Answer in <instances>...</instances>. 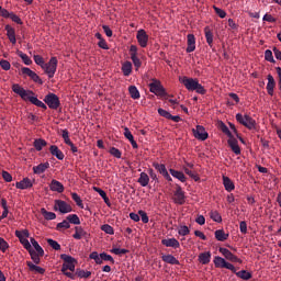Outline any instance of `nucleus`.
<instances>
[{
  "mask_svg": "<svg viewBox=\"0 0 281 281\" xmlns=\"http://www.w3.org/2000/svg\"><path fill=\"white\" fill-rule=\"evenodd\" d=\"M110 154L113 155L114 157H116V159H121V157H122V151H121V149L115 148V146H112V147L110 148Z\"/></svg>",
  "mask_w": 281,
  "mask_h": 281,
  "instance_id": "53",
  "label": "nucleus"
},
{
  "mask_svg": "<svg viewBox=\"0 0 281 281\" xmlns=\"http://www.w3.org/2000/svg\"><path fill=\"white\" fill-rule=\"evenodd\" d=\"M158 114L160 116H164L165 119L171 120V113L170 111L164 110L162 108L158 109Z\"/></svg>",
  "mask_w": 281,
  "mask_h": 281,
  "instance_id": "57",
  "label": "nucleus"
},
{
  "mask_svg": "<svg viewBox=\"0 0 281 281\" xmlns=\"http://www.w3.org/2000/svg\"><path fill=\"white\" fill-rule=\"evenodd\" d=\"M227 143H228V146L231 147V150H233L234 154H236V155L241 154V148L238 145L236 137H234L232 133H231V136H229Z\"/></svg>",
  "mask_w": 281,
  "mask_h": 281,
  "instance_id": "16",
  "label": "nucleus"
},
{
  "mask_svg": "<svg viewBox=\"0 0 281 281\" xmlns=\"http://www.w3.org/2000/svg\"><path fill=\"white\" fill-rule=\"evenodd\" d=\"M21 74L23 76L30 77V79L33 80V82H36L38 85H42V79L41 77H38V75L36 72H34L32 69H30L29 67H23L21 68Z\"/></svg>",
  "mask_w": 281,
  "mask_h": 281,
  "instance_id": "13",
  "label": "nucleus"
},
{
  "mask_svg": "<svg viewBox=\"0 0 281 281\" xmlns=\"http://www.w3.org/2000/svg\"><path fill=\"white\" fill-rule=\"evenodd\" d=\"M211 257H212L211 251H204L203 254L199 255V260L201 263L206 265L211 262Z\"/></svg>",
  "mask_w": 281,
  "mask_h": 281,
  "instance_id": "35",
  "label": "nucleus"
},
{
  "mask_svg": "<svg viewBox=\"0 0 281 281\" xmlns=\"http://www.w3.org/2000/svg\"><path fill=\"white\" fill-rule=\"evenodd\" d=\"M75 274H76V277L87 279V278L91 277V271H85L83 269H76Z\"/></svg>",
  "mask_w": 281,
  "mask_h": 281,
  "instance_id": "45",
  "label": "nucleus"
},
{
  "mask_svg": "<svg viewBox=\"0 0 281 281\" xmlns=\"http://www.w3.org/2000/svg\"><path fill=\"white\" fill-rule=\"evenodd\" d=\"M171 177L178 178L179 181L186 182L187 176L182 171H177L176 169H169Z\"/></svg>",
  "mask_w": 281,
  "mask_h": 281,
  "instance_id": "29",
  "label": "nucleus"
},
{
  "mask_svg": "<svg viewBox=\"0 0 281 281\" xmlns=\"http://www.w3.org/2000/svg\"><path fill=\"white\" fill-rule=\"evenodd\" d=\"M187 41V52L190 54L191 52H194L196 49V37L194 36V34H188Z\"/></svg>",
  "mask_w": 281,
  "mask_h": 281,
  "instance_id": "20",
  "label": "nucleus"
},
{
  "mask_svg": "<svg viewBox=\"0 0 281 281\" xmlns=\"http://www.w3.org/2000/svg\"><path fill=\"white\" fill-rule=\"evenodd\" d=\"M33 60L35 61L36 66H44L46 63L44 61V58L40 55L33 56Z\"/></svg>",
  "mask_w": 281,
  "mask_h": 281,
  "instance_id": "61",
  "label": "nucleus"
},
{
  "mask_svg": "<svg viewBox=\"0 0 281 281\" xmlns=\"http://www.w3.org/2000/svg\"><path fill=\"white\" fill-rule=\"evenodd\" d=\"M47 145V142L45 139L38 138L33 142V147H35L36 151H41L42 148H44Z\"/></svg>",
  "mask_w": 281,
  "mask_h": 281,
  "instance_id": "41",
  "label": "nucleus"
},
{
  "mask_svg": "<svg viewBox=\"0 0 281 281\" xmlns=\"http://www.w3.org/2000/svg\"><path fill=\"white\" fill-rule=\"evenodd\" d=\"M19 239H20V244L23 245L26 251H34V248H32V244L31 241H29V239L26 238H19Z\"/></svg>",
  "mask_w": 281,
  "mask_h": 281,
  "instance_id": "44",
  "label": "nucleus"
},
{
  "mask_svg": "<svg viewBox=\"0 0 281 281\" xmlns=\"http://www.w3.org/2000/svg\"><path fill=\"white\" fill-rule=\"evenodd\" d=\"M7 32V38H9V42H11L12 45H16V32L11 25H5L4 27Z\"/></svg>",
  "mask_w": 281,
  "mask_h": 281,
  "instance_id": "19",
  "label": "nucleus"
},
{
  "mask_svg": "<svg viewBox=\"0 0 281 281\" xmlns=\"http://www.w3.org/2000/svg\"><path fill=\"white\" fill-rule=\"evenodd\" d=\"M149 91L156 95H167V90L162 87L161 81L154 79L151 83H149Z\"/></svg>",
  "mask_w": 281,
  "mask_h": 281,
  "instance_id": "5",
  "label": "nucleus"
},
{
  "mask_svg": "<svg viewBox=\"0 0 281 281\" xmlns=\"http://www.w3.org/2000/svg\"><path fill=\"white\" fill-rule=\"evenodd\" d=\"M66 220L67 221H63L61 223L57 224V226H56L57 231L61 232L63 229L70 228L71 215H68V217H66Z\"/></svg>",
  "mask_w": 281,
  "mask_h": 281,
  "instance_id": "31",
  "label": "nucleus"
},
{
  "mask_svg": "<svg viewBox=\"0 0 281 281\" xmlns=\"http://www.w3.org/2000/svg\"><path fill=\"white\" fill-rule=\"evenodd\" d=\"M71 198L75 201L76 205L79 206L81 210H83L85 204L82 199L80 198V195H78V193H71Z\"/></svg>",
  "mask_w": 281,
  "mask_h": 281,
  "instance_id": "42",
  "label": "nucleus"
},
{
  "mask_svg": "<svg viewBox=\"0 0 281 281\" xmlns=\"http://www.w3.org/2000/svg\"><path fill=\"white\" fill-rule=\"evenodd\" d=\"M0 67L3 69V71H9L11 69V64H9V61L5 59H1Z\"/></svg>",
  "mask_w": 281,
  "mask_h": 281,
  "instance_id": "59",
  "label": "nucleus"
},
{
  "mask_svg": "<svg viewBox=\"0 0 281 281\" xmlns=\"http://www.w3.org/2000/svg\"><path fill=\"white\" fill-rule=\"evenodd\" d=\"M29 237H30L29 231H26V229L15 231V238L21 239V238H29Z\"/></svg>",
  "mask_w": 281,
  "mask_h": 281,
  "instance_id": "47",
  "label": "nucleus"
},
{
  "mask_svg": "<svg viewBox=\"0 0 281 281\" xmlns=\"http://www.w3.org/2000/svg\"><path fill=\"white\" fill-rule=\"evenodd\" d=\"M15 54L20 56L21 60H23V64L25 66L32 65V59H30L29 55L24 54L22 50H16Z\"/></svg>",
  "mask_w": 281,
  "mask_h": 281,
  "instance_id": "38",
  "label": "nucleus"
},
{
  "mask_svg": "<svg viewBox=\"0 0 281 281\" xmlns=\"http://www.w3.org/2000/svg\"><path fill=\"white\" fill-rule=\"evenodd\" d=\"M42 69H44L45 74H47L48 79H52L54 77V74H56V69L58 67V59L56 57L50 58L48 63L41 65Z\"/></svg>",
  "mask_w": 281,
  "mask_h": 281,
  "instance_id": "4",
  "label": "nucleus"
},
{
  "mask_svg": "<svg viewBox=\"0 0 281 281\" xmlns=\"http://www.w3.org/2000/svg\"><path fill=\"white\" fill-rule=\"evenodd\" d=\"M60 258L63 260L61 273L68 278H71V257L66 254H63Z\"/></svg>",
  "mask_w": 281,
  "mask_h": 281,
  "instance_id": "6",
  "label": "nucleus"
},
{
  "mask_svg": "<svg viewBox=\"0 0 281 281\" xmlns=\"http://www.w3.org/2000/svg\"><path fill=\"white\" fill-rule=\"evenodd\" d=\"M218 127L222 131V133H224L228 136V138H229V136H232V131H229V127H227V125L224 124V122H220Z\"/></svg>",
  "mask_w": 281,
  "mask_h": 281,
  "instance_id": "50",
  "label": "nucleus"
},
{
  "mask_svg": "<svg viewBox=\"0 0 281 281\" xmlns=\"http://www.w3.org/2000/svg\"><path fill=\"white\" fill-rule=\"evenodd\" d=\"M61 137L63 139H65L66 145H69V146L71 145L70 136L68 135L67 130H63Z\"/></svg>",
  "mask_w": 281,
  "mask_h": 281,
  "instance_id": "62",
  "label": "nucleus"
},
{
  "mask_svg": "<svg viewBox=\"0 0 281 281\" xmlns=\"http://www.w3.org/2000/svg\"><path fill=\"white\" fill-rule=\"evenodd\" d=\"M265 59L269 63H276V59L273 58V52L272 50H266L265 52Z\"/></svg>",
  "mask_w": 281,
  "mask_h": 281,
  "instance_id": "58",
  "label": "nucleus"
},
{
  "mask_svg": "<svg viewBox=\"0 0 281 281\" xmlns=\"http://www.w3.org/2000/svg\"><path fill=\"white\" fill-rule=\"evenodd\" d=\"M8 249H9L8 241H5L4 238L0 237V251H2V254H5Z\"/></svg>",
  "mask_w": 281,
  "mask_h": 281,
  "instance_id": "54",
  "label": "nucleus"
},
{
  "mask_svg": "<svg viewBox=\"0 0 281 281\" xmlns=\"http://www.w3.org/2000/svg\"><path fill=\"white\" fill-rule=\"evenodd\" d=\"M181 83L189 92L195 91L198 94L201 95H205L207 92L205 87L201 86L200 80H198V78L183 77L181 79Z\"/></svg>",
  "mask_w": 281,
  "mask_h": 281,
  "instance_id": "2",
  "label": "nucleus"
},
{
  "mask_svg": "<svg viewBox=\"0 0 281 281\" xmlns=\"http://www.w3.org/2000/svg\"><path fill=\"white\" fill-rule=\"evenodd\" d=\"M44 102L48 106V109L58 110L59 108V98L54 93H48L47 95H45Z\"/></svg>",
  "mask_w": 281,
  "mask_h": 281,
  "instance_id": "8",
  "label": "nucleus"
},
{
  "mask_svg": "<svg viewBox=\"0 0 281 281\" xmlns=\"http://www.w3.org/2000/svg\"><path fill=\"white\" fill-rule=\"evenodd\" d=\"M34 187V182L29 179V177L24 178L20 182H15V189L20 190H26V189H32Z\"/></svg>",
  "mask_w": 281,
  "mask_h": 281,
  "instance_id": "17",
  "label": "nucleus"
},
{
  "mask_svg": "<svg viewBox=\"0 0 281 281\" xmlns=\"http://www.w3.org/2000/svg\"><path fill=\"white\" fill-rule=\"evenodd\" d=\"M205 38H206L207 45L210 47H213L214 34L212 33L210 27H205Z\"/></svg>",
  "mask_w": 281,
  "mask_h": 281,
  "instance_id": "39",
  "label": "nucleus"
},
{
  "mask_svg": "<svg viewBox=\"0 0 281 281\" xmlns=\"http://www.w3.org/2000/svg\"><path fill=\"white\" fill-rule=\"evenodd\" d=\"M213 262H214L215 268H225L232 272H236V267L233 263L227 262V260H225V258H223V257H218V256L214 257Z\"/></svg>",
  "mask_w": 281,
  "mask_h": 281,
  "instance_id": "7",
  "label": "nucleus"
},
{
  "mask_svg": "<svg viewBox=\"0 0 281 281\" xmlns=\"http://www.w3.org/2000/svg\"><path fill=\"white\" fill-rule=\"evenodd\" d=\"M214 236L217 241H226L229 238V234H226L224 228H218L215 231Z\"/></svg>",
  "mask_w": 281,
  "mask_h": 281,
  "instance_id": "23",
  "label": "nucleus"
},
{
  "mask_svg": "<svg viewBox=\"0 0 281 281\" xmlns=\"http://www.w3.org/2000/svg\"><path fill=\"white\" fill-rule=\"evenodd\" d=\"M47 244L50 248H53L56 251H59L61 249V246L58 244V241L54 239H47Z\"/></svg>",
  "mask_w": 281,
  "mask_h": 281,
  "instance_id": "48",
  "label": "nucleus"
},
{
  "mask_svg": "<svg viewBox=\"0 0 281 281\" xmlns=\"http://www.w3.org/2000/svg\"><path fill=\"white\" fill-rule=\"evenodd\" d=\"M138 48L136 45H131L130 46V54H131V59L134 60V58L137 56Z\"/></svg>",
  "mask_w": 281,
  "mask_h": 281,
  "instance_id": "60",
  "label": "nucleus"
},
{
  "mask_svg": "<svg viewBox=\"0 0 281 281\" xmlns=\"http://www.w3.org/2000/svg\"><path fill=\"white\" fill-rule=\"evenodd\" d=\"M148 34L146 33V31L144 29H139L136 33V40L138 42V44L140 45V47L145 48L148 45Z\"/></svg>",
  "mask_w": 281,
  "mask_h": 281,
  "instance_id": "12",
  "label": "nucleus"
},
{
  "mask_svg": "<svg viewBox=\"0 0 281 281\" xmlns=\"http://www.w3.org/2000/svg\"><path fill=\"white\" fill-rule=\"evenodd\" d=\"M30 254V257L33 260V263L35 265H41V258L44 257V255H40L38 252H36L35 250H27Z\"/></svg>",
  "mask_w": 281,
  "mask_h": 281,
  "instance_id": "37",
  "label": "nucleus"
},
{
  "mask_svg": "<svg viewBox=\"0 0 281 281\" xmlns=\"http://www.w3.org/2000/svg\"><path fill=\"white\" fill-rule=\"evenodd\" d=\"M2 178L7 183H11L12 181V176L8 171H2Z\"/></svg>",
  "mask_w": 281,
  "mask_h": 281,
  "instance_id": "64",
  "label": "nucleus"
},
{
  "mask_svg": "<svg viewBox=\"0 0 281 281\" xmlns=\"http://www.w3.org/2000/svg\"><path fill=\"white\" fill-rule=\"evenodd\" d=\"M223 183L227 192H232V190H235V183L231 180V178H228V176H223Z\"/></svg>",
  "mask_w": 281,
  "mask_h": 281,
  "instance_id": "27",
  "label": "nucleus"
},
{
  "mask_svg": "<svg viewBox=\"0 0 281 281\" xmlns=\"http://www.w3.org/2000/svg\"><path fill=\"white\" fill-rule=\"evenodd\" d=\"M122 70L124 72L125 77H130V75L133 71V64L130 60H126L123 65H122Z\"/></svg>",
  "mask_w": 281,
  "mask_h": 281,
  "instance_id": "32",
  "label": "nucleus"
},
{
  "mask_svg": "<svg viewBox=\"0 0 281 281\" xmlns=\"http://www.w3.org/2000/svg\"><path fill=\"white\" fill-rule=\"evenodd\" d=\"M161 245L165 247H171V248H180V243L176 237H170L168 239H161Z\"/></svg>",
  "mask_w": 281,
  "mask_h": 281,
  "instance_id": "21",
  "label": "nucleus"
},
{
  "mask_svg": "<svg viewBox=\"0 0 281 281\" xmlns=\"http://www.w3.org/2000/svg\"><path fill=\"white\" fill-rule=\"evenodd\" d=\"M154 168L157 169L158 172H160V175H162V177L168 180V181H172L171 176L168 172L167 167L165 166V164H159V162H154L153 164Z\"/></svg>",
  "mask_w": 281,
  "mask_h": 281,
  "instance_id": "15",
  "label": "nucleus"
},
{
  "mask_svg": "<svg viewBox=\"0 0 281 281\" xmlns=\"http://www.w3.org/2000/svg\"><path fill=\"white\" fill-rule=\"evenodd\" d=\"M49 168V162L41 164L38 166L33 167V173L42 175Z\"/></svg>",
  "mask_w": 281,
  "mask_h": 281,
  "instance_id": "28",
  "label": "nucleus"
},
{
  "mask_svg": "<svg viewBox=\"0 0 281 281\" xmlns=\"http://www.w3.org/2000/svg\"><path fill=\"white\" fill-rule=\"evenodd\" d=\"M48 150L50 151V155H53V157L57 158V160H63L65 158V155L61 150L58 149V146L56 145L50 146Z\"/></svg>",
  "mask_w": 281,
  "mask_h": 281,
  "instance_id": "22",
  "label": "nucleus"
},
{
  "mask_svg": "<svg viewBox=\"0 0 281 281\" xmlns=\"http://www.w3.org/2000/svg\"><path fill=\"white\" fill-rule=\"evenodd\" d=\"M218 251L225 257V259L229 260V262L243 263L241 258H238L236 255L232 254V251L227 250V248L220 247Z\"/></svg>",
  "mask_w": 281,
  "mask_h": 281,
  "instance_id": "11",
  "label": "nucleus"
},
{
  "mask_svg": "<svg viewBox=\"0 0 281 281\" xmlns=\"http://www.w3.org/2000/svg\"><path fill=\"white\" fill-rule=\"evenodd\" d=\"M74 231H75V234H72V238H75L77 240L89 238V234L80 224L78 226H76L74 228Z\"/></svg>",
  "mask_w": 281,
  "mask_h": 281,
  "instance_id": "14",
  "label": "nucleus"
},
{
  "mask_svg": "<svg viewBox=\"0 0 281 281\" xmlns=\"http://www.w3.org/2000/svg\"><path fill=\"white\" fill-rule=\"evenodd\" d=\"M128 91H130V95H131L132 100H139L140 99V92H139V90L137 89L136 86H130Z\"/></svg>",
  "mask_w": 281,
  "mask_h": 281,
  "instance_id": "33",
  "label": "nucleus"
},
{
  "mask_svg": "<svg viewBox=\"0 0 281 281\" xmlns=\"http://www.w3.org/2000/svg\"><path fill=\"white\" fill-rule=\"evenodd\" d=\"M42 216H44L45 221L56 220V214L49 211H45V209H42Z\"/></svg>",
  "mask_w": 281,
  "mask_h": 281,
  "instance_id": "43",
  "label": "nucleus"
},
{
  "mask_svg": "<svg viewBox=\"0 0 281 281\" xmlns=\"http://www.w3.org/2000/svg\"><path fill=\"white\" fill-rule=\"evenodd\" d=\"M276 88V80L272 75H268L267 91L268 94L273 95Z\"/></svg>",
  "mask_w": 281,
  "mask_h": 281,
  "instance_id": "24",
  "label": "nucleus"
},
{
  "mask_svg": "<svg viewBox=\"0 0 281 281\" xmlns=\"http://www.w3.org/2000/svg\"><path fill=\"white\" fill-rule=\"evenodd\" d=\"M138 215L140 216L143 224H148L149 216L147 215L146 211L139 210Z\"/></svg>",
  "mask_w": 281,
  "mask_h": 281,
  "instance_id": "56",
  "label": "nucleus"
},
{
  "mask_svg": "<svg viewBox=\"0 0 281 281\" xmlns=\"http://www.w3.org/2000/svg\"><path fill=\"white\" fill-rule=\"evenodd\" d=\"M11 89H12V92L20 95L21 100H23L24 102L29 101L33 105L44 109V111L47 110V105H45L44 102H42L36 97H34L35 95L34 91L25 90L18 83L12 85Z\"/></svg>",
  "mask_w": 281,
  "mask_h": 281,
  "instance_id": "1",
  "label": "nucleus"
},
{
  "mask_svg": "<svg viewBox=\"0 0 281 281\" xmlns=\"http://www.w3.org/2000/svg\"><path fill=\"white\" fill-rule=\"evenodd\" d=\"M192 133L194 134V138L200 139L201 142H205V139L209 138V133L203 125H196L195 128H192Z\"/></svg>",
  "mask_w": 281,
  "mask_h": 281,
  "instance_id": "10",
  "label": "nucleus"
},
{
  "mask_svg": "<svg viewBox=\"0 0 281 281\" xmlns=\"http://www.w3.org/2000/svg\"><path fill=\"white\" fill-rule=\"evenodd\" d=\"M236 121L249 131L257 130V121L250 115H243V113H237Z\"/></svg>",
  "mask_w": 281,
  "mask_h": 281,
  "instance_id": "3",
  "label": "nucleus"
},
{
  "mask_svg": "<svg viewBox=\"0 0 281 281\" xmlns=\"http://www.w3.org/2000/svg\"><path fill=\"white\" fill-rule=\"evenodd\" d=\"M175 203L177 204H184L186 203V193L181 189V187H178V189L175 191Z\"/></svg>",
  "mask_w": 281,
  "mask_h": 281,
  "instance_id": "18",
  "label": "nucleus"
},
{
  "mask_svg": "<svg viewBox=\"0 0 281 281\" xmlns=\"http://www.w3.org/2000/svg\"><path fill=\"white\" fill-rule=\"evenodd\" d=\"M26 267H29L30 272H36L38 274H44L45 273V269L41 268L36 265H34L31 261H26Z\"/></svg>",
  "mask_w": 281,
  "mask_h": 281,
  "instance_id": "26",
  "label": "nucleus"
},
{
  "mask_svg": "<svg viewBox=\"0 0 281 281\" xmlns=\"http://www.w3.org/2000/svg\"><path fill=\"white\" fill-rule=\"evenodd\" d=\"M161 259L164 262L176 265V266H179L180 263L178 258L173 257V255H162Z\"/></svg>",
  "mask_w": 281,
  "mask_h": 281,
  "instance_id": "30",
  "label": "nucleus"
},
{
  "mask_svg": "<svg viewBox=\"0 0 281 281\" xmlns=\"http://www.w3.org/2000/svg\"><path fill=\"white\" fill-rule=\"evenodd\" d=\"M111 254H114L115 256H125L126 254H128V250H126L125 248H113L111 250Z\"/></svg>",
  "mask_w": 281,
  "mask_h": 281,
  "instance_id": "51",
  "label": "nucleus"
},
{
  "mask_svg": "<svg viewBox=\"0 0 281 281\" xmlns=\"http://www.w3.org/2000/svg\"><path fill=\"white\" fill-rule=\"evenodd\" d=\"M178 234L180 236H188V234H190V228L187 226V225H181L179 228H178Z\"/></svg>",
  "mask_w": 281,
  "mask_h": 281,
  "instance_id": "52",
  "label": "nucleus"
},
{
  "mask_svg": "<svg viewBox=\"0 0 281 281\" xmlns=\"http://www.w3.org/2000/svg\"><path fill=\"white\" fill-rule=\"evenodd\" d=\"M184 172L189 175L190 178H192L194 181H200V176L198 172L190 170L188 167H183Z\"/></svg>",
  "mask_w": 281,
  "mask_h": 281,
  "instance_id": "46",
  "label": "nucleus"
},
{
  "mask_svg": "<svg viewBox=\"0 0 281 281\" xmlns=\"http://www.w3.org/2000/svg\"><path fill=\"white\" fill-rule=\"evenodd\" d=\"M54 210L56 212L67 214V213L71 212V206H70V204H67V202H65L63 200H56V201H54Z\"/></svg>",
  "mask_w": 281,
  "mask_h": 281,
  "instance_id": "9",
  "label": "nucleus"
},
{
  "mask_svg": "<svg viewBox=\"0 0 281 281\" xmlns=\"http://www.w3.org/2000/svg\"><path fill=\"white\" fill-rule=\"evenodd\" d=\"M101 259H102V261H103V260H108V261H110L111 263H115V260H114V258L112 257V255H108V254H105V252L101 254Z\"/></svg>",
  "mask_w": 281,
  "mask_h": 281,
  "instance_id": "63",
  "label": "nucleus"
},
{
  "mask_svg": "<svg viewBox=\"0 0 281 281\" xmlns=\"http://www.w3.org/2000/svg\"><path fill=\"white\" fill-rule=\"evenodd\" d=\"M30 241L35 249L34 251L41 256H44V249L41 247V245L37 243V240L34 239V237L30 238Z\"/></svg>",
  "mask_w": 281,
  "mask_h": 281,
  "instance_id": "40",
  "label": "nucleus"
},
{
  "mask_svg": "<svg viewBox=\"0 0 281 281\" xmlns=\"http://www.w3.org/2000/svg\"><path fill=\"white\" fill-rule=\"evenodd\" d=\"M235 276L238 277V278H241V280H246V281L251 280V278H252L251 272L246 271V270L237 272L236 269H235Z\"/></svg>",
  "mask_w": 281,
  "mask_h": 281,
  "instance_id": "36",
  "label": "nucleus"
},
{
  "mask_svg": "<svg viewBox=\"0 0 281 281\" xmlns=\"http://www.w3.org/2000/svg\"><path fill=\"white\" fill-rule=\"evenodd\" d=\"M49 188L53 192H57V193H61L64 188L61 182L53 180V182H50Z\"/></svg>",
  "mask_w": 281,
  "mask_h": 281,
  "instance_id": "34",
  "label": "nucleus"
},
{
  "mask_svg": "<svg viewBox=\"0 0 281 281\" xmlns=\"http://www.w3.org/2000/svg\"><path fill=\"white\" fill-rule=\"evenodd\" d=\"M150 182V176L147 175V172H140L138 177V183L142 187H147Z\"/></svg>",
  "mask_w": 281,
  "mask_h": 281,
  "instance_id": "25",
  "label": "nucleus"
},
{
  "mask_svg": "<svg viewBox=\"0 0 281 281\" xmlns=\"http://www.w3.org/2000/svg\"><path fill=\"white\" fill-rule=\"evenodd\" d=\"M101 229L103 231V233H106V234H110V235L115 234L114 228L109 224H103Z\"/></svg>",
  "mask_w": 281,
  "mask_h": 281,
  "instance_id": "55",
  "label": "nucleus"
},
{
  "mask_svg": "<svg viewBox=\"0 0 281 281\" xmlns=\"http://www.w3.org/2000/svg\"><path fill=\"white\" fill-rule=\"evenodd\" d=\"M210 216L214 222L221 223L223 221L222 215H220L218 211H211Z\"/></svg>",
  "mask_w": 281,
  "mask_h": 281,
  "instance_id": "49",
  "label": "nucleus"
}]
</instances>
